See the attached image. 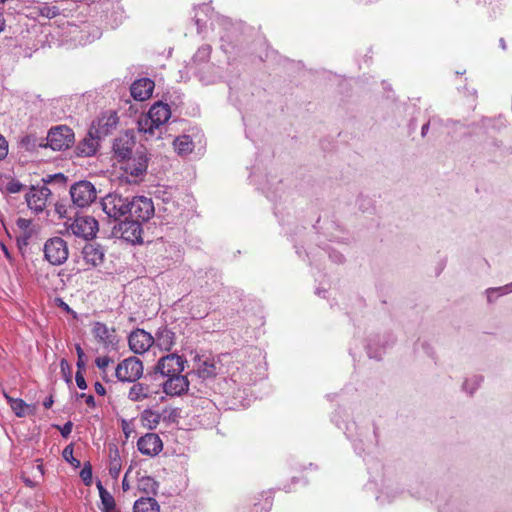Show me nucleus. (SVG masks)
<instances>
[{
	"instance_id": "39448f33",
	"label": "nucleus",
	"mask_w": 512,
	"mask_h": 512,
	"mask_svg": "<svg viewBox=\"0 0 512 512\" xmlns=\"http://www.w3.org/2000/svg\"><path fill=\"white\" fill-rule=\"evenodd\" d=\"M129 203L128 198H124L118 194H108L101 202L103 211L108 217L114 218L115 220L129 213Z\"/></svg>"
},
{
	"instance_id": "412c9836",
	"label": "nucleus",
	"mask_w": 512,
	"mask_h": 512,
	"mask_svg": "<svg viewBox=\"0 0 512 512\" xmlns=\"http://www.w3.org/2000/svg\"><path fill=\"white\" fill-rule=\"evenodd\" d=\"M100 139L90 128L88 135L77 145V154L83 157L93 156L98 150Z\"/></svg>"
},
{
	"instance_id": "e433bc0d",
	"label": "nucleus",
	"mask_w": 512,
	"mask_h": 512,
	"mask_svg": "<svg viewBox=\"0 0 512 512\" xmlns=\"http://www.w3.org/2000/svg\"><path fill=\"white\" fill-rule=\"evenodd\" d=\"M8 154V142L0 134V160L4 159Z\"/></svg>"
},
{
	"instance_id": "423d86ee",
	"label": "nucleus",
	"mask_w": 512,
	"mask_h": 512,
	"mask_svg": "<svg viewBox=\"0 0 512 512\" xmlns=\"http://www.w3.org/2000/svg\"><path fill=\"white\" fill-rule=\"evenodd\" d=\"M74 142V132L65 125L50 129L47 135V145L53 150H63Z\"/></svg>"
},
{
	"instance_id": "9b49d317",
	"label": "nucleus",
	"mask_w": 512,
	"mask_h": 512,
	"mask_svg": "<svg viewBox=\"0 0 512 512\" xmlns=\"http://www.w3.org/2000/svg\"><path fill=\"white\" fill-rule=\"evenodd\" d=\"M50 195L51 190L45 185L41 187H32L26 194L27 205L31 210L38 214L46 208Z\"/></svg>"
},
{
	"instance_id": "cd10ccee",
	"label": "nucleus",
	"mask_w": 512,
	"mask_h": 512,
	"mask_svg": "<svg viewBox=\"0 0 512 512\" xmlns=\"http://www.w3.org/2000/svg\"><path fill=\"white\" fill-rule=\"evenodd\" d=\"M5 398L7 399L11 409L18 417H24L27 414V409H29V405L22 399L12 398L7 393H4Z\"/></svg>"
},
{
	"instance_id": "b1692460",
	"label": "nucleus",
	"mask_w": 512,
	"mask_h": 512,
	"mask_svg": "<svg viewBox=\"0 0 512 512\" xmlns=\"http://www.w3.org/2000/svg\"><path fill=\"white\" fill-rule=\"evenodd\" d=\"M175 340V333L170 329L164 327L159 329V331L156 333V339H154V342H156L157 346L160 349L170 351L172 347L175 345Z\"/></svg>"
},
{
	"instance_id": "6e6552de",
	"label": "nucleus",
	"mask_w": 512,
	"mask_h": 512,
	"mask_svg": "<svg viewBox=\"0 0 512 512\" xmlns=\"http://www.w3.org/2000/svg\"><path fill=\"white\" fill-rule=\"evenodd\" d=\"M115 374L120 381L135 382L143 374V364L138 358L129 357L117 365Z\"/></svg>"
},
{
	"instance_id": "20e7f679",
	"label": "nucleus",
	"mask_w": 512,
	"mask_h": 512,
	"mask_svg": "<svg viewBox=\"0 0 512 512\" xmlns=\"http://www.w3.org/2000/svg\"><path fill=\"white\" fill-rule=\"evenodd\" d=\"M44 255L52 265L63 264L69 256L68 245L61 237H53L44 245Z\"/></svg>"
},
{
	"instance_id": "37998d69",
	"label": "nucleus",
	"mask_w": 512,
	"mask_h": 512,
	"mask_svg": "<svg viewBox=\"0 0 512 512\" xmlns=\"http://www.w3.org/2000/svg\"><path fill=\"white\" fill-rule=\"evenodd\" d=\"M56 212L59 214V216L62 218V217H65V214H66V208H65V205H62V204H56Z\"/></svg>"
},
{
	"instance_id": "6ab92c4d",
	"label": "nucleus",
	"mask_w": 512,
	"mask_h": 512,
	"mask_svg": "<svg viewBox=\"0 0 512 512\" xmlns=\"http://www.w3.org/2000/svg\"><path fill=\"white\" fill-rule=\"evenodd\" d=\"M154 87V81L149 78L136 80L130 88L131 96L137 101H145L151 97Z\"/></svg>"
},
{
	"instance_id": "2f4dec72",
	"label": "nucleus",
	"mask_w": 512,
	"mask_h": 512,
	"mask_svg": "<svg viewBox=\"0 0 512 512\" xmlns=\"http://www.w3.org/2000/svg\"><path fill=\"white\" fill-rule=\"evenodd\" d=\"M63 457L70 462L72 465L78 467L80 465V461L73 457V447L72 445H68L63 450Z\"/></svg>"
},
{
	"instance_id": "4be33fe9",
	"label": "nucleus",
	"mask_w": 512,
	"mask_h": 512,
	"mask_svg": "<svg viewBox=\"0 0 512 512\" xmlns=\"http://www.w3.org/2000/svg\"><path fill=\"white\" fill-rule=\"evenodd\" d=\"M252 512H270L273 506V497L270 491H263L251 496Z\"/></svg>"
},
{
	"instance_id": "ddd939ff",
	"label": "nucleus",
	"mask_w": 512,
	"mask_h": 512,
	"mask_svg": "<svg viewBox=\"0 0 512 512\" xmlns=\"http://www.w3.org/2000/svg\"><path fill=\"white\" fill-rule=\"evenodd\" d=\"M158 394V385L136 382L130 387L128 398L134 402H141L147 399H155Z\"/></svg>"
},
{
	"instance_id": "c85d7f7f",
	"label": "nucleus",
	"mask_w": 512,
	"mask_h": 512,
	"mask_svg": "<svg viewBox=\"0 0 512 512\" xmlns=\"http://www.w3.org/2000/svg\"><path fill=\"white\" fill-rule=\"evenodd\" d=\"M98 489L100 499L103 505L102 511L112 512L116 507L114 497L100 483L98 484Z\"/></svg>"
},
{
	"instance_id": "393cba45",
	"label": "nucleus",
	"mask_w": 512,
	"mask_h": 512,
	"mask_svg": "<svg viewBox=\"0 0 512 512\" xmlns=\"http://www.w3.org/2000/svg\"><path fill=\"white\" fill-rule=\"evenodd\" d=\"M197 374L199 377L206 379L216 376L217 374V367L214 362V360H198L197 367H196Z\"/></svg>"
},
{
	"instance_id": "c9c22d12",
	"label": "nucleus",
	"mask_w": 512,
	"mask_h": 512,
	"mask_svg": "<svg viewBox=\"0 0 512 512\" xmlns=\"http://www.w3.org/2000/svg\"><path fill=\"white\" fill-rule=\"evenodd\" d=\"M76 352H77V356H78L77 367H78V369L82 370L85 367L84 360H83L85 353L79 344L76 345Z\"/></svg>"
},
{
	"instance_id": "c03bdc74",
	"label": "nucleus",
	"mask_w": 512,
	"mask_h": 512,
	"mask_svg": "<svg viewBox=\"0 0 512 512\" xmlns=\"http://www.w3.org/2000/svg\"><path fill=\"white\" fill-rule=\"evenodd\" d=\"M60 367H61V370H62V372L64 374L66 373V370L70 369L69 363H68V361L66 359H62L60 361Z\"/></svg>"
},
{
	"instance_id": "c756f323",
	"label": "nucleus",
	"mask_w": 512,
	"mask_h": 512,
	"mask_svg": "<svg viewBox=\"0 0 512 512\" xmlns=\"http://www.w3.org/2000/svg\"><path fill=\"white\" fill-rule=\"evenodd\" d=\"M140 420L143 426L154 429L159 424L160 414L152 410H144L141 414Z\"/></svg>"
},
{
	"instance_id": "bb28decb",
	"label": "nucleus",
	"mask_w": 512,
	"mask_h": 512,
	"mask_svg": "<svg viewBox=\"0 0 512 512\" xmlns=\"http://www.w3.org/2000/svg\"><path fill=\"white\" fill-rule=\"evenodd\" d=\"M174 149L179 155H187L194 149V143L189 135H181L174 142Z\"/></svg>"
},
{
	"instance_id": "4468645a",
	"label": "nucleus",
	"mask_w": 512,
	"mask_h": 512,
	"mask_svg": "<svg viewBox=\"0 0 512 512\" xmlns=\"http://www.w3.org/2000/svg\"><path fill=\"white\" fill-rule=\"evenodd\" d=\"M118 124V116L116 112H109L101 115L91 125L92 133L102 138L112 133Z\"/></svg>"
},
{
	"instance_id": "79ce46f5",
	"label": "nucleus",
	"mask_w": 512,
	"mask_h": 512,
	"mask_svg": "<svg viewBox=\"0 0 512 512\" xmlns=\"http://www.w3.org/2000/svg\"><path fill=\"white\" fill-rule=\"evenodd\" d=\"M94 389L95 392L100 396H104L106 394V389L100 382H96L94 384Z\"/></svg>"
},
{
	"instance_id": "1a4fd4ad",
	"label": "nucleus",
	"mask_w": 512,
	"mask_h": 512,
	"mask_svg": "<svg viewBox=\"0 0 512 512\" xmlns=\"http://www.w3.org/2000/svg\"><path fill=\"white\" fill-rule=\"evenodd\" d=\"M185 360L177 354H168L161 357L156 365V372L164 377L181 374L184 370Z\"/></svg>"
},
{
	"instance_id": "7ed1b4c3",
	"label": "nucleus",
	"mask_w": 512,
	"mask_h": 512,
	"mask_svg": "<svg viewBox=\"0 0 512 512\" xmlns=\"http://www.w3.org/2000/svg\"><path fill=\"white\" fill-rule=\"evenodd\" d=\"M70 195L72 202L80 208L88 207L97 198L95 186L85 180L73 184L70 188Z\"/></svg>"
},
{
	"instance_id": "58836bf2",
	"label": "nucleus",
	"mask_w": 512,
	"mask_h": 512,
	"mask_svg": "<svg viewBox=\"0 0 512 512\" xmlns=\"http://www.w3.org/2000/svg\"><path fill=\"white\" fill-rule=\"evenodd\" d=\"M72 428H73V423L71 421H68L66 422L63 427H59L58 426V429L60 430L61 432V435L64 437V438H67L71 432H72Z\"/></svg>"
},
{
	"instance_id": "a19ab883",
	"label": "nucleus",
	"mask_w": 512,
	"mask_h": 512,
	"mask_svg": "<svg viewBox=\"0 0 512 512\" xmlns=\"http://www.w3.org/2000/svg\"><path fill=\"white\" fill-rule=\"evenodd\" d=\"M30 224H31V221L28 219H25V218H19L17 220V226L23 230H26L27 228H29Z\"/></svg>"
},
{
	"instance_id": "603ef678",
	"label": "nucleus",
	"mask_w": 512,
	"mask_h": 512,
	"mask_svg": "<svg viewBox=\"0 0 512 512\" xmlns=\"http://www.w3.org/2000/svg\"><path fill=\"white\" fill-rule=\"evenodd\" d=\"M127 426H128V424L124 421L123 422V430H124L125 433H126V430H128Z\"/></svg>"
},
{
	"instance_id": "dca6fc26",
	"label": "nucleus",
	"mask_w": 512,
	"mask_h": 512,
	"mask_svg": "<svg viewBox=\"0 0 512 512\" xmlns=\"http://www.w3.org/2000/svg\"><path fill=\"white\" fill-rule=\"evenodd\" d=\"M92 333L104 348L114 347L118 343L115 329L109 328L102 322L94 323Z\"/></svg>"
},
{
	"instance_id": "4c0bfd02",
	"label": "nucleus",
	"mask_w": 512,
	"mask_h": 512,
	"mask_svg": "<svg viewBox=\"0 0 512 512\" xmlns=\"http://www.w3.org/2000/svg\"><path fill=\"white\" fill-rule=\"evenodd\" d=\"M75 380H76V384L77 386L84 390L87 388V384H86V381H85V378L82 374V371L80 369H78V371L76 372V376H75Z\"/></svg>"
},
{
	"instance_id": "f704fd0d",
	"label": "nucleus",
	"mask_w": 512,
	"mask_h": 512,
	"mask_svg": "<svg viewBox=\"0 0 512 512\" xmlns=\"http://www.w3.org/2000/svg\"><path fill=\"white\" fill-rule=\"evenodd\" d=\"M112 359L109 357V356H103V357H98L96 360H95V363L97 365V367L100 369V370H105L110 363H112Z\"/></svg>"
},
{
	"instance_id": "473e14b6",
	"label": "nucleus",
	"mask_w": 512,
	"mask_h": 512,
	"mask_svg": "<svg viewBox=\"0 0 512 512\" xmlns=\"http://www.w3.org/2000/svg\"><path fill=\"white\" fill-rule=\"evenodd\" d=\"M80 477L82 478L83 482L86 484V485H90L91 482H92V468L90 466V464H86L81 472H80Z\"/></svg>"
},
{
	"instance_id": "aec40b11",
	"label": "nucleus",
	"mask_w": 512,
	"mask_h": 512,
	"mask_svg": "<svg viewBox=\"0 0 512 512\" xmlns=\"http://www.w3.org/2000/svg\"><path fill=\"white\" fill-rule=\"evenodd\" d=\"M134 146L135 141L132 137H129L128 135L118 137L115 139L113 144L114 156L119 162H122L134 154Z\"/></svg>"
},
{
	"instance_id": "3c124183",
	"label": "nucleus",
	"mask_w": 512,
	"mask_h": 512,
	"mask_svg": "<svg viewBox=\"0 0 512 512\" xmlns=\"http://www.w3.org/2000/svg\"><path fill=\"white\" fill-rule=\"evenodd\" d=\"M127 426H128V424L124 421L123 422V430H124L125 433H126V430H128Z\"/></svg>"
},
{
	"instance_id": "72a5a7b5",
	"label": "nucleus",
	"mask_w": 512,
	"mask_h": 512,
	"mask_svg": "<svg viewBox=\"0 0 512 512\" xmlns=\"http://www.w3.org/2000/svg\"><path fill=\"white\" fill-rule=\"evenodd\" d=\"M23 187H24V186H23V184H22V183H20V182H19V181H17V180L12 179V180H10V181L7 183V185H6V190H7L9 193H13V194H15V193H19V192H21V191H22V189H23Z\"/></svg>"
},
{
	"instance_id": "a211bd4d",
	"label": "nucleus",
	"mask_w": 512,
	"mask_h": 512,
	"mask_svg": "<svg viewBox=\"0 0 512 512\" xmlns=\"http://www.w3.org/2000/svg\"><path fill=\"white\" fill-rule=\"evenodd\" d=\"M137 447L142 454L153 456L161 452L163 444L157 434L147 433L139 438Z\"/></svg>"
},
{
	"instance_id": "f257e3e1",
	"label": "nucleus",
	"mask_w": 512,
	"mask_h": 512,
	"mask_svg": "<svg viewBox=\"0 0 512 512\" xmlns=\"http://www.w3.org/2000/svg\"><path fill=\"white\" fill-rule=\"evenodd\" d=\"M171 117V110L168 104L157 102L151 106L148 113L142 115L138 120V130L152 135L154 129L165 124Z\"/></svg>"
},
{
	"instance_id": "f8f14e48",
	"label": "nucleus",
	"mask_w": 512,
	"mask_h": 512,
	"mask_svg": "<svg viewBox=\"0 0 512 512\" xmlns=\"http://www.w3.org/2000/svg\"><path fill=\"white\" fill-rule=\"evenodd\" d=\"M121 169L132 177L143 175L148 166V159L143 151H136L132 156L122 161Z\"/></svg>"
},
{
	"instance_id": "ea45409f",
	"label": "nucleus",
	"mask_w": 512,
	"mask_h": 512,
	"mask_svg": "<svg viewBox=\"0 0 512 512\" xmlns=\"http://www.w3.org/2000/svg\"><path fill=\"white\" fill-rule=\"evenodd\" d=\"M80 397L84 398L85 399V403L87 404V406H89L90 408H94L96 406V403H95V399H94V396L93 395H87L85 393H82L80 395Z\"/></svg>"
},
{
	"instance_id": "7c9ffc66",
	"label": "nucleus",
	"mask_w": 512,
	"mask_h": 512,
	"mask_svg": "<svg viewBox=\"0 0 512 512\" xmlns=\"http://www.w3.org/2000/svg\"><path fill=\"white\" fill-rule=\"evenodd\" d=\"M121 471V459L118 453V450H115L113 453H110V462H109V473L112 477L117 478Z\"/></svg>"
},
{
	"instance_id": "de8ad7c7",
	"label": "nucleus",
	"mask_w": 512,
	"mask_h": 512,
	"mask_svg": "<svg viewBox=\"0 0 512 512\" xmlns=\"http://www.w3.org/2000/svg\"><path fill=\"white\" fill-rule=\"evenodd\" d=\"M126 477H127V476L125 475V477H124V479H123V481H122V488H123V490H124V491H127V490H129V488H130L129 483H128V482H127V480H126Z\"/></svg>"
},
{
	"instance_id": "f03ea898",
	"label": "nucleus",
	"mask_w": 512,
	"mask_h": 512,
	"mask_svg": "<svg viewBox=\"0 0 512 512\" xmlns=\"http://www.w3.org/2000/svg\"><path fill=\"white\" fill-rule=\"evenodd\" d=\"M66 230L68 234L84 240L93 239L98 230V221L89 215H77L73 219L66 222Z\"/></svg>"
},
{
	"instance_id": "864d4df0",
	"label": "nucleus",
	"mask_w": 512,
	"mask_h": 512,
	"mask_svg": "<svg viewBox=\"0 0 512 512\" xmlns=\"http://www.w3.org/2000/svg\"><path fill=\"white\" fill-rule=\"evenodd\" d=\"M3 251L5 252L6 256H9L8 250L4 245H2Z\"/></svg>"
},
{
	"instance_id": "8fccbe9b",
	"label": "nucleus",
	"mask_w": 512,
	"mask_h": 512,
	"mask_svg": "<svg viewBox=\"0 0 512 512\" xmlns=\"http://www.w3.org/2000/svg\"><path fill=\"white\" fill-rule=\"evenodd\" d=\"M429 128V123L423 125L422 127V135L424 136Z\"/></svg>"
},
{
	"instance_id": "9d476101",
	"label": "nucleus",
	"mask_w": 512,
	"mask_h": 512,
	"mask_svg": "<svg viewBox=\"0 0 512 512\" xmlns=\"http://www.w3.org/2000/svg\"><path fill=\"white\" fill-rule=\"evenodd\" d=\"M114 229L115 233L119 235L120 238L129 243L140 244L143 241V229L141 223L134 219L125 220L119 223L118 226L115 227Z\"/></svg>"
},
{
	"instance_id": "09e8293b",
	"label": "nucleus",
	"mask_w": 512,
	"mask_h": 512,
	"mask_svg": "<svg viewBox=\"0 0 512 512\" xmlns=\"http://www.w3.org/2000/svg\"><path fill=\"white\" fill-rule=\"evenodd\" d=\"M60 307H62L66 311H70V307L68 306V304H66L62 300H60Z\"/></svg>"
},
{
	"instance_id": "0eeeda50",
	"label": "nucleus",
	"mask_w": 512,
	"mask_h": 512,
	"mask_svg": "<svg viewBox=\"0 0 512 512\" xmlns=\"http://www.w3.org/2000/svg\"><path fill=\"white\" fill-rule=\"evenodd\" d=\"M155 209L150 198L135 196L129 203V215L138 222H147L154 215Z\"/></svg>"
},
{
	"instance_id": "5701e85b",
	"label": "nucleus",
	"mask_w": 512,
	"mask_h": 512,
	"mask_svg": "<svg viewBox=\"0 0 512 512\" xmlns=\"http://www.w3.org/2000/svg\"><path fill=\"white\" fill-rule=\"evenodd\" d=\"M82 254L85 263L94 267L104 261V252L99 245L86 244L83 247Z\"/></svg>"
},
{
	"instance_id": "2eb2a0df",
	"label": "nucleus",
	"mask_w": 512,
	"mask_h": 512,
	"mask_svg": "<svg viewBox=\"0 0 512 512\" xmlns=\"http://www.w3.org/2000/svg\"><path fill=\"white\" fill-rule=\"evenodd\" d=\"M129 347L136 354H143L154 343V338L143 329H137L129 335Z\"/></svg>"
},
{
	"instance_id": "49530a36",
	"label": "nucleus",
	"mask_w": 512,
	"mask_h": 512,
	"mask_svg": "<svg viewBox=\"0 0 512 512\" xmlns=\"http://www.w3.org/2000/svg\"><path fill=\"white\" fill-rule=\"evenodd\" d=\"M4 28H5V19H4L3 14L0 12V33L4 30Z\"/></svg>"
},
{
	"instance_id": "a18cd8bd",
	"label": "nucleus",
	"mask_w": 512,
	"mask_h": 512,
	"mask_svg": "<svg viewBox=\"0 0 512 512\" xmlns=\"http://www.w3.org/2000/svg\"><path fill=\"white\" fill-rule=\"evenodd\" d=\"M53 398L50 396L49 398L45 399V401L43 402V406L46 408V409H49L51 408V406L53 405Z\"/></svg>"
},
{
	"instance_id": "a878e982",
	"label": "nucleus",
	"mask_w": 512,
	"mask_h": 512,
	"mask_svg": "<svg viewBox=\"0 0 512 512\" xmlns=\"http://www.w3.org/2000/svg\"><path fill=\"white\" fill-rule=\"evenodd\" d=\"M160 507L157 501L151 497L138 499L133 506V512H159Z\"/></svg>"
},
{
	"instance_id": "f3484780",
	"label": "nucleus",
	"mask_w": 512,
	"mask_h": 512,
	"mask_svg": "<svg viewBox=\"0 0 512 512\" xmlns=\"http://www.w3.org/2000/svg\"><path fill=\"white\" fill-rule=\"evenodd\" d=\"M163 391L169 396H180L186 393L189 389V381L186 376L177 374L175 376L167 377V380L162 384Z\"/></svg>"
}]
</instances>
